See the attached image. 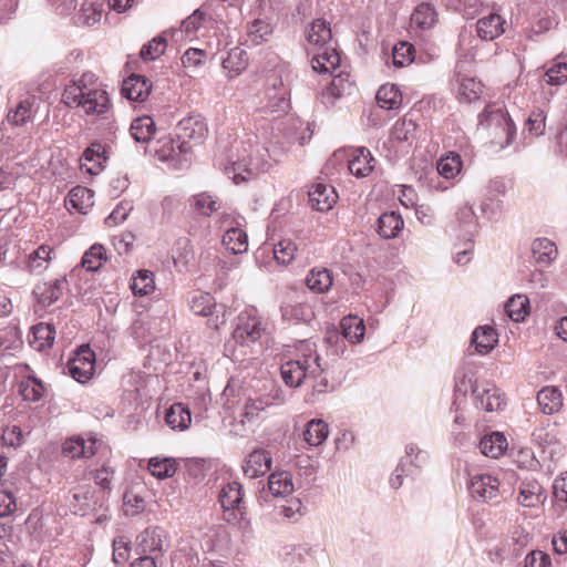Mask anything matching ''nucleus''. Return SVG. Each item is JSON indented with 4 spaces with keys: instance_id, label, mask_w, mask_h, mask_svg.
Listing matches in <instances>:
<instances>
[{
    "instance_id": "f257e3e1",
    "label": "nucleus",
    "mask_w": 567,
    "mask_h": 567,
    "mask_svg": "<svg viewBox=\"0 0 567 567\" xmlns=\"http://www.w3.org/2000/svg\"><path fill=\"white\" fill-rule=\"evenodd\" d=\"M208 133V126L200 114H190L182 118L176 127V140H163L161 147L155 148V153L163 162H187L186 155L190 152L192 145L200 144Z\"/></svg>"
},
{
    "instance_id": "f03ea898",
    "label": "nucleus",
    "mask_w": 567,
    "mask_h": 567,
    "mask_svg": "<svg viewBox=\"0 0 567 567\" xmlns=\"http://www.w3.org/2000/svg\"><path fill=\"white\" fill-rule=\"evenodd\" d=\"M94 75L84 73L79 80L65 85L62 102L70 109L81 107L86 115H104L111 109V101L105 90L91 87L89 83Z\"/></svg>"
},
{
    "instance_id": "7ed1b4c3",
    "label": "nucleus",
    "mask_w": 567,
    "mask_h": 567,
    "mask_svg": "<svg viewBox=\"0 0 567 567\" xmlns=\"http://www.w3.org/2000/svg\"><path fill=\"white\" fill-rule=\"evenodd\" d=\"M319 354L317 344L311 340H300L295 347V353L280 364V375L284 383L291 389L299 388L309 374L318 370Z\"/></svg>"
},
{
    "instance_id": "20e7f679",
    "label": "nucleus",
    "mask_w": 567,
    "mask_h": 567,
    "mask_svg": "<svg viewBox=\"0 0 567 567\" xmlns=\"http://www.w3.org/2000/svg\"><path fill=\"white\" fill-rule=\"evenodd\" d=\"M266 322L258 315L257 309L251 307L243 311L236 320L233 331V340L227 347L234 343L240 348H248L255 344L266 332Z\"/></svg>"
},
{
    "instance_id": "39448f33",
    "label": "nucleus",
    "mask_w": 567,
    "mask_h": 567,
    "mask_svg": "<svg viewBox=\"0 0 567 567\" xmlns=\"http://www.w3.org/2000/svg\"><path fill=\"white\" fill-rule=\"evenodd\" d=\"M188 306L195 315L208 317L210 328L218 329L227 321L228 310L226 306L216 303L214 297L208 292H190L188 296Z\"/></svg>"
},
{
    "instance_id": "423d86ee",
    "label": "nucleus",
    "mask_w": 567,
    "mask_h": 567,
    "mask_svg": "<svg viewBox=\"0 0 567 567\" xmlns=\"http://www.w3.org/2000/svg\"><path fill=\"white\" fill-rule=\"evenodd\" d=\"M169 546L167 532L158 526L145 528L136 537V551L142 556L148 555L158 559Z\"/></svg>"
},
{
    "instance_id": "0eeeda50",
    "label": "nucleus",
    "mask_w": 567,
    "mask_h": 567,
    "mask_svg": "<svg viewBox=\"0 0 567 567\" xmlns=\"http://www.w3.org/2000/svg\"><path fill=\"white\" fill-rule=\"evenodd\" d=\"M244 487L237 481L225 483L218 492V502L225 513L234 519L247 520V507L244 503Z\"/></svg>"
},
{
    "instance_id": "6e6552de",
    "label": "nucleus",
    "mask_w": 567,
    "mask_h": 567,
    "mask_svg": "<svg viewBox=\"0 0 567 567\" xmlns=\"http://www.w3.org/2000/svg\"><path fill=\"white\" fill-rule=\"evenodd\" d=\"M69 374L78 382L90 380L95 369V353L90 344H82L68 362Z\"/></svg>"
},
{
    "instance_id": "1a4fd4ad",
    "label": "nucleus",
    "mask_w": 567,
    "mask_h": 567,
    "mask_svg": "<svg viewBox=\"0 0 567 567\" xmlns=\"http://www.w3.org/2000/svg\"><path fill=\"white\" fill-rule=\"evenodd\" d=\"M266 163L260 162L258 158L252 157H238L231 161L230 165L226 167V174L234 181L235 184H240L256 177L260 172L265 171Z\"/></svg>"
},
{
    "instance_id": "9d476101",
    "label": "nucleus",
    "mask_w": 567,
    "mask_h": 567,
    "mask_svg": "<svg viewBox=\"0 0 567 567\" xmlns=\"http://www.w3.org/2000/svg\"><path fill=\"white\" fill-rule=\"evenodd\" d=\"M295 487L292 475L288 471L274 472L269 475L267 489L264 487L257 497L261 505L262 501H267L268 495L272 497H287L292 494Z\"/></svg>"
},
{
    "instance_id": "9b49d317",
    "label": "nucleus",
    "mask_w": 567,
    "mask_h": 567,
    "mask_svg": "<svg viewBox=\"0 0 567 567\" xmlns=\"http://www.w3.org/2000/svg\"><path fill=\"white\" fill-rule=\"evenodd\" d=\"M272 466V456L268 450L255 449L243 461V474L247 478L266 475Z\"/></svg>"
},
{
    "instance_id": "f8f14e48",
    "label": "nucleus",
    "mask_w": 567,
    "mask_h": 567,
    "mask_svg": "<svg viewBox=\"0 0 567 567\" xmlns=\"http://www.w3.org/2000/svg\"><path fill=\"white\" fill-rule=\"evenodd\" d=\"M308 380L312 382L313 394H326L337 390L342 383V377L336 375L328 367L321 363V358L318 359V370L313 374H309Z\"/></svg>"
},
{
    "instance_id": "ddd939ff",
    "label": "nucleus",
    "mask_w": 567,
    "mask_h": 567,
    "mask_svg": "<svg viewBox=\"0 0 567 567\" xmlns=\"http://www.w3.org/2000/svg\"><path fill=\"white\" fill-rule=\"evenodd\" d=\"M152 91L151 81L140 74H132L122 82L121 94L128 101L144 102Z\"/></svg>"
},
{
    "instance_id": "4468645a",
    "label": "nucleus",
    "mask_w": 567,
    "mask_h": 567,
    "mask_svg": "<svg viewBox=\"0 0 567 567\" xmlns=\"http://www.w3.org/2000/svg\"><path fill=\"white\" fill-rule=\"evenodd\" d=\"M39 100L34 95L20 100L18 104L8 112L7 121L14 126L31 122L39 109Z\"/></svg>"
},
{
    "instance_id": "2eb2a0df",
    "label": "nucleus",
    "mask_w": 567,
    "mask_h": 567,
    "mask_svg": "<svg viewBox=\"0 0 567 567\" xmlns=\"http://www.w3.org/2000/svg\"><path fill=\"white\" fill-rule=\"evenodd\" d=\"M308 196L311 207L319 212H328L338 199L334 187L323 183L313 184Z\"/></svg>"
},
{
    "instance_id": "dca6fc26",
    "label": "nucleus",
    "mask_w": 567,
    "mask_h": 567,
    "mask_svg": "<svg viewBox=\"0 0 567 567\" xmlns=\"http://www.w3.org/2000/svg\"><path fill=\"white\" fill-rule=\"evenodd\" d=\"M404 220L399 212H385L379 216L375 224L378 235L383 239L396 238L403 230Z\"/></svg>"
},
{
    "instance_id": "f3484780",
    "label": "nucleus",
    "mask_w": 567,
    "mask_h": 567,
    "mask_svg": "<svg viewBox=\"0 0 567 567\" xmlns=\"http://www.w3.org/2000/svg\"><path fill=\"white\" fill-rule=\"evenodd\" d=\"M280 312L284 321L295 324L310 322L315 317L312 307L306 302H284Z\"/></svg>"
},
{
    "instance_id": "a211bd4d",
    "label": "nucleus",
    "mask_w": 567,
    "mask_h": 567,
    "mask_svg": "<svg viewBox=\"0 0 567 567\" xmlns=\"http://www.w3.org/2000/svg\"><path fill=\"white\" fill-rule=\"evenodd\" d=\"M68 10L80 7L79 20L86 25H93L101 20L102 4L86 0H62Z\"/></svg>"
},
{
    "instance_id": "6ab92c4d",
    "label": "nucleus",
    "mask_w": 567,
    "mask_h": 567,
    "mask_svg": "<svg viewBox=\"0 0 567 567\" xmlns=\"http://www.w3.org/2000/svg\"><path fill=\"white\" fill-rule=\"evenodd\" d=\"M29 373L18 382V392L25 401L37 402L42 399L44 394V383L38 379L25 364Z\"/></svg>"
},
{
    "instance_id": "aec40b11",
    "label": "nucleus",
    "mask_w": 567,
    "mask_h": 567,
    "mask_svg": "<svg viewBox=\"0 0 567 567\" xmlns=\"http://www.w3.org/2000/svg\"><path fill=\"white\" fill-rule=\"evenodd\" d=\"M341 62L340 53L334 48H324L311 59V66L318 73H332Z\"/></svg>"
},
{
    "instance_id": "412c9836",
    "label": "nucleus",
    "mask_w": 567,
    "mask_h": 567,
    "mask_svg": "<svg viewBox=\"0 0 567 567\" xmlns=\"http://www.w3.org/2000/svg\"><path fill=\"white\" fill-rule=\"evenodd\" d=\"M306 40L309 44L323 47L332 39L330 24L323 19L313 20L305 30Z\"/></svg>"
},
{
    "instance_id": "4be33fe9",
    "label": "nucleus",
    "mask_w": 567,
    "mask_h": 567,
    "mask_svg": "<svg viewBox=\"0 0 567 567\" xmlns=\"http://www.w3.org/2000/svg\"><path fill=\"white\" fill-rule=\"evenodd\" d=\"M165 422L173 430L185 431L192 423L190 410L183 403H174L166 410Z\"/></svg>"
},
{
    "instance_id": "5701e85b",
    "label": "nucleus",
    "mask_w": 567,
    "mask_h": 567,
    "mask_svg": "<svg viewBox=\"0 0 567 567\" xmlns=\"http://www.w3.org/2000/svg\"><path fill=\"white\" fill-rule=\"evenodd\" d=\"M373 161L374 158L367 147H358L349 161L348 168L355 177H365L373 169V166L371 165V162Z\"/></svg>"
},
{
    "instance_id": "b1692460",
    "label": "nucleus",
    "mask_w": 567,
    "mask_h": 567,
    "mask_svg": "<svg viewBox=\"0 0 567 567\" xmlns=\"http://www.w3.org/2000/svg\"><path fill=\"white\" fill-rule=\"evenodd\" d=\"M339 331L343 334V338H347L350 343H360L363 340L365 333L364 321L358 316H346L340 321Z\"/></svg>"
},
{
    "instance_id": "393cba45",
    "label": "nucleus",
    "mask_w": 567,
    "mask_h": 567,
    "mask_svg": "<svg viewBox=\"0 0 567 567\" xmlns=\"http://www.w3.org/2000/svg\"><path fill=\"white\" fill-rule=\"evenodd\" d=\"M245 43L259 45L266 42L272 33V27L264 19H255L247 23Z\"/></svg>"
},
{
    "instance_id": "a878e982",
    "label": "nucleus",
    "mask_w": 567,
    "mask_h": 567,
    "mask_svg": "<svg viewBox=\"0 0 567 567\" xmlns=\"http://www.w3.org/2000/svg\"><path fill=\"white\" fill-rule=\"evenodd\" d=\"M156 126L154 120L148 115L138 116L133 120L130 126L131 136L137 143H147L155 134Z\"/></svg>"
},
{
    "instance_id": "bb28decb",
    "label": "nucleus",
    "mask_w": 567,
    "mask_h": 567,
    "mask_svg": "<svg viewBox=\"0 0 567 567\" xmlns=\"http://www.w3.org/2000/svg\"><path fill=\"white\" fill-rule=\"evenodd\" d=\"M69 205L80 214H86L94 205V193L85 186L73 187L69 195Z\"/></svg>"
},
{
    "instance_id": "cd10ccee",
    "label": "nucleus",
    "mask_w": 567,
    "mask_h": 567,
    "mask_svg": "<svg viewBox=\"0 0 567 567\" xmlns=\"http://www.w3.org/2000/svg\"><path fill=\"white\" fill-rule=\"evenodd\" d=\"M96 441L86 443L82 437H72L65 441L63 453L71 458L91 457L96 451Z\"/></svg>"
},
{
    "instance_id": "c85d7f7f",
    "label": "nucleus",
    "mask_w": 567,
    "mask_h": 567,
    "mask_svg": "<svg viewBox=\"0 0 567 567\" xmlns=\"http://www.w3.org/2000/svg\"><path fill=\"white\" fill-rule=\"evenodd\" d=\"M147 468L154 477L165 480L174 476L177 462L173 457L154 456L148 460Z\"/></svg>"
},
{
    "instance_id": "c756f323",
    "label": "nucleus",
    "mask_w": 567,
    "mask_h": 567,
    "mask_svg": "<svg viewBox=\"0 0 567 567\" xmlns=\"http://www.w3.org/2000/svg\"><path fill=\"white\" fill-rule=\"evenodd\" d=\"M437 20L435 8L427 2L419 4L412 16L411 22L421 30H429L434 27Z\"/></svg>"
},
{
    "instance_id": "7c9ffc66",
    "label": "nucleus",
    "mask_w": 567,
    "mask_h": 567,
    "mask_svg": "<svg viewBox=\"0 0 567 567\" xmlns=\"http://www.w3.org/2000/svg\"><path fill=\"white\" fill-rule=\"evenodd\" d=\"M329 434L328 424L321 419H311L303 431L305 441L311 446L322 444Z\"/></svg>"
},
{
    "instance_id": "2f4dec72",
    "label": "nucleus",
    "mask_w": 567,
    "mask_h": 567,
    "mask_svg": "<svg viewBox=\"0 0 567 567\" xmlns=\"http://www.w3.org/2000/svg\"><path fill=\"white\" fill-rule=\"evenodd\" d=\"M333 281L332 275L327 268H313L306 278L307 287L317 293H323L329 290Z\"/></svg>"
},
{
    "instance_id": "473e14b6",
    "label": "nucleus",
    "mask_w": 567,
    "mask_h": 567,
    "mask_svg": "<svg viewBox=\"0 0 567 567\" xmlns=\"http://www.w3.org/2000/svg\"><path fill=\"white\" fill-rule=\"evenodd\" d=\"M206 20L218 21L220 18H215L212 9L205 8V3L193 11L186 19L182 21L181 30L186 34H190L195 32L199 27H202Z\"/></svg>"
},
{
    "instance_id": "72a5a7b5",
    "label": "nucleus",
    "mask_w": 567,
    "mask_h": 567,
    "mask_svg": "<svg viewBox=\"0 0 567 567\" xmlns=\"http://www.w3.org/2000/svg\"><path fill=\"white\" fill-rule=\"evenodd\" d=\"M377 102L381 109L394 110L402 103V94L395 84H383L377 92Z\"/></svg>"
},
{
    "instance_id": "f704fd0d",
    "label": "nucleus",
    "mask_w": 567,
    "mask_h": 567,
    "mask_svg": "<svg viewBox=\"0 0 567 567\" xmlns=\"http://www.w3.org/2000/svg\"><path fill=\"white\" fill-rule=\"evenodd\" d=\"M223 245L234 255L246 252L248 236L239 228H230L223 236Z\"/></svg>"
},
{
    "instance_id": "c9c22d12",
    "label": "nucleus",
    "mask_w": 567,
    "mask_h": 567,
    "mask_svg": "<svg viewBox=\"0 0 567 567\" xmlns=\"http://www.w3.org/2000/svg\"><path fill=\"white\" fill-rule=\"evenodd\" d=\"M33 340L30 343L38 350L43 351L52 347L55 339V329L50 323H39L32 329Z\"/></svg>"
},
{
    "instance_id": "e433bc0d",
    "label": "nucleus",
    "mask_w": 567,
    "mask_h": 567,
    "mask_svg": "<svg viewBox=\"0 0 567 567\" xmlns=\"http://www.w3.org/2000/svg\"><path fill=\"white\" fill-rule=\"evenodd\" d=\"M416 123L406 116L401 120H398L391 130L392 140L403 143H412L415 140L416 134Z\"/></svg>"
},
{
    "instance_id": "4c0bfd02",
    "label": "nucleus",
    "mask_w": 567,
    "mask_h": 567,
    "mask_svg": "<svg viewBox=\"0 0 567 567\" xmlns=\"http://www.w3.org/2000/svg\"><path fill=\"white\" fill-rule=\"evenodd\" d=\"M132 292L135 296H147L155 289L154 275L147 269H140L132 278L131 282Z\"/></svg>"
},
{
    "instance_id": "58836bf2",
    "label": "nucleus",
    "mask_w": 567,
    "mask_h": 567,
    "mask_svg": "<svg viewBox=\"0 0 567 567\" xmlns=\"http://www.w3.org/2000/svg\"><path fill=\"white\" fill-rule=\"evenodd\" d=\"M106 260L105 249L100 244L92 245L82 256L81 267L86 271H97Z\"/></svg>"
},
{
    "instance_id": "ea45409f",
    "label": "nucleus",
    "mask_w": 567,
    "mask_h": 567,
    "mask_svg": "<svg viewBox=\"0 0 567 567\" xmlns=\"http://www.w3.org/2000/svg\"><path fill=\"white\" fill-rule=\"evenodd\" d=\"M437 173L446 178H453L461 173V155L457 152H450L441 156L436 166Z\"/></svg>"
},
{
    "instance_id": "a19ab883",
    "label": "nucleus",
    "mask_w": 567,
    "mask_h": 567,
    "mask_svg": "<svg viewBox=\"0 0 567 567\" xmlns=\"http://www.w3.org/2000/svg\"><path fill=\"white\" fill-rule=\"evenodd\" d=\"M248 63L247 52L239 48L231 49L227 56L223 59L221 65L225 70L234 73V75L240 74L244 71Z\"/></svg>"
},
{
    "instance_id": "79ce46f5",
    "label": "nucleus",
    "mask_w": 567,
    "mask_h": 567,
    "mask_svg": "<svg viewBox=\"0 0 567 567\" xmlns=\"http://www.w3.org/2000/svg\"><path fill=\"white\" fill-rule=\"evenodd\" d=\"M415 49L414 45L406 42H398L392 50V64L395 68H403L414 61Z\"/></svg>"
},
{
    "instance_id": "37998d69",
    "label": "nucleus",
    "mask_w": 567,
    "mask_h": 567,
    "mask_svg": "<svg viewBox=\"0 0 567 567\" xmlns=\"http://www.w3.org/2000/svg\"><path fill=\"white\" fill-rule=\"evenodd\" d=\"M66 288L68 280L65 277L55 279L53 282L45 285L44 289L41 291L40 301L44 306H51L62 297Z\"/></svg>"
},
{
    "instance_id": "c03bdc74",
    "label": "nucleus",
    "mask_w": 567,
    "mask_h": 567,
    "mask_svg": "<svg viewBox=\"0 0 567 567\" xmlns=\"http://www.w3.org/2000/svg\"><path fill=\"white\" fill-rule=\"evenodd\" d=\"M167 41L165 37L157 35L146 44H144L140 51V56L143 60L153 61L159 58L166 50Z\"/></svg>"
},
{
    "instance_id": "a18cd8bd",
    "label": "nucleus",
    "mask_w": 567,
    "mask_h": 567,
    "mask_svg": "<svg viewBox=\"0 0 567 567\" xmlns=\"http://www.w3.org/2000/svg\"><path fill=\"white\" fill-rule=\"evenodd\" d=\"M267 408H269V403L267 402L264 394L255 399H248L240 413V416L244 417L241 422L245 423V420L247 422H252L258 416V414L265 411Z\"/></svg>"
},
{
    "instance_id": "49530a36",
    "label": "nucleus",
    "mask_w": 567,
    "mask_h": 567,
    "mask_svg": "<svg viewBox=\"0 0 567 567\" xmlns=\"http://www.w3.org/2000/svg\"><path fill=\"white\" fill-rule=\"evenodd\" d=\"M297 246L291 239H282L274 247L275 259L282 265L290 264L296 256Z\"/></svg>"
},
{
    "instance_id": "de8ad7c7",
    "label": "nucleus",
    "mask_w": 567,
    "mask_h": 567,
    "mask_svg": "<svg viewBox=\"0 0 567 567\" xmlns=\"http://www.w3.org/2000/svg\"><path fill=\"white\" fill-rule=\"evenodd\" d=\"M193 203L194 208L203 216H210L220 208L219 202L207 193L195 195Z\"/></svg>"
},
{
    "instance_id": "09e8293b",
    "label": "nucleus",
    "mask_w": 567,
    "mask_h": 567,
    "mask_svg": "<svg viewBox=\"0 0 567 567\" xmlns=\"http://www.w3.org/2000/svg\"><path fill=\"white\" fill-rule=\"evenodd\" d=\"M405 464L406 468H411L416 472V470L421 468L429 458V454L426 451L420 450L415 444H409L405 449Z\"/></svg>"
},
{
    "instance_id": "8fccbe9b",
    "label": "nucleus",
    "mask_w": 567,
    "mask_h": 567,
    "mask_svg": "<svg viewBox=\"0 0 567 567\" xmlns=\"http://www.w3.org/2000/svg\"><path fill=\"white\" fill-rule=\"evenodd\" d=\"M290 91L289 90H282L278 92L277 94H272L271 92H268L269 103L268 109L272 113H285L290 107V100H289Z\"/></svg>"
},
{
    "instance_id": "3c124183",
    "label": "nucleus",
    "mask_w": 567,
    "mask_h": 567,
    "mask_svg": "<svg viewBox=\"0 0 567 567\" xmlns=\"http://www.w3.org/2000/svg\"><path fill=\"white\" fill-rule=\"evenodd\" d=\"M90 491L82 486L75 488L73 492L70 493V496L68 497V502L70 507L72 508L74 514L82 513L86 511L89 499Z\"/></svg>"
},
{
    "instance_id": "603ef678",
    "label": "nucleus",
    "mask_w": 567,
    "mask_h": 567,
    "mask_svg": "<svg viewBox=\"0 0 567 567\" xmlns=\"http://www.w3.org/2000/svg\"><path fill=\"white\" fill-rule=\"evenodd\" d=\"M131 551V542L124 536H117L113 539V561L117 565L128 559Z\"/></svg>"
},
{
    "instance_id": "864d4df0",
    "label": "nucleus",
    "mask_w": 567,
    "mask_h": 567,
    "mask_svg": "<svg viewBox=\"0 0 567 567\" xmlns=\"http://www.w3.org/2000/svg\"><path fill=\"white\" fill-rule=\"evenodd\" d=\"M241 0H206L205 8L212 9L215 18L224 19L227 8L238 10Z\"/></svg>"
},
{
    "instance_id": "5fc2aeb1",
    "label": "nucleus",
    "mask_w": 567,
    "mask_h": 567,
    "mask_svg": "<svg viewBox=\"0 0 567 567\" xmlns=\"http://www.w3.org/2000/svg\"><path fill=\"white\" fill-rule=\"evenodd\" d=\"M133 210V203L131 200H122L116 205L112 213L106 217L107 225H117L123 223L128 214Z\"/></svg>"
},
{
    "instance_id": "6e6d98bb",
    "label": "nucleus",
    "mask_w": 567,
    "mask_h": 567,
    "mask_svg": "<svg viewBox=\"0 0 567 567\" xmlns=\"http://www.w3.org/2000/svg\"><path fill=\"white\" fill-rule=\"evenodd\" d=\"M347 338L338 329L328 330L324 336V342L332 349L333 353L344 354L347 351Z\"/></svg>"
},
{
    "instance_id": "4d7b16f0",
    "label": "nucleus",
    "mask_w": 567,
    "mask_h": 567,
    "mask_svg": "<svg viewBox=\"0 0 567 567\" xmlns=\"http://www.w3.org/2000/svg\"><path fill=\"white\" fill-rule=\"evenodd\" d=\"M207 59V52L197 48H189L182 56V63L185 68H197Z\"/></svg>"
},
{
    "instance_id": "13d9d810",
    "label": "nucleus",
    "mask_w": 567,
    "mask_h": 567,
    "mask_svg": "<svg viewBox=\"0 0 567 567\" xmlns=\"http://www.w3.org/2000/svg\"><path fill=\"white\" fill-rule=\"evenodd\" d=\"M409 475H414V471L406 468L405 458H401L389 480L390 486L394 489L400 488L403 484V476Z\"/></svg>"
},
{
    "instance_id": "bf43d9fd",
    "label": "nucleus",
    "mask_w": 567,
    "mask_h": 567,
    "mask_svg": "<svg viewBox=\"0 0 567 567\" xmlns=\"http://www.w3.org/2000/svg\"><path fill=\"white\" fill-rule=\"evenodd\" d=\"M105 150L101 143H92L83 153V158L86 162H95L99 166H101L102 161H105L104 156Z\"/></svg>"
},
{
    "instance_id": "052dcab7",
    "label": "nucleus",
    "mask_w": 567,
    "mask_h": 567,
    "mask_svg": "<svg viewBox=\"0 0 567 567\" xmlns=\"http://www.w3.org/2000/svg\"><path fill=\"white\" fill-rule=\"evenodd\" d=\"M52 251V248L47 245H41L40 247H38L29 257L30 268L35 269L41 267L43 261H48L50 259V255Z\"/></svg>"
},
{
    "instance_id": "680f3d73",
    "label": "nucleus",
    "mask_w": 567,
    "mask_h": 567,
    "mask_svg": "<svg viewBox=\"0 0 567 567\" xmlns=\"http://www.w3.org/2000/svg\"><path fill=\"white\" fill-rule=\"evenodd\" d=\"M114 471L109 466L103 465L101 468H97L93 475L94 482L103 489L111 488V480L113 477Z\"/></svg>"
},
{
    "instance_id": "e2e57ef3",
    "label": "nucleus",
    "mask_w": 567,
    "mask_h": 567,
    "mask_svg": "<svg viewBox=\"0 0 567 567\" xmlns=\"http://www.w3.org/2000/svg\"><path fill=\"white\" fill-rule=\"evenodd\" d=\"M303 505L299 498L291 497L287 501V505L282 506V514L289 519H296L297 515H302Z\"/></svg>"
},
{
    "instance_id": "0e129e2a",
    "label": "nucleus",
    "mask_w": 567,
    "mask_h": 567,
    "mask_svg": "<svg viewBox=\"0 0 567 567\" xmlns=\"http://www.w3.org/2000/svg\"><path fill=\"white\" fill-rule=\"evenodd\" d=\"M269 406L281 405L286 402V393L281 386L272 384L267 393L264 394Z\"/></svg>"
},
{
    "instance_id": "69168bd1",
    "label": "nucleus",
    "mask_w": 567,
    "mask_h": 567,
    "mask_svg": "<svg viewBox=\"0 0 567 567\" xmlns=\"http://www.w3.org/2000/svg\"><path fill=\"white\" fill-rule=\"evenodd\" d=\"M3 441L10 446H19L23 442V433L20 426L13 425L4 431Z\"/></svg>"
},
{
    "instance_id": "338daca9",
    "label": "nucleus",
    "mask_w": 567,
    "mask_h": 567,
    "mask_svg": "<svg viewBox=\"0 0 567 567\" xmlns=\"http://www.w3.org/2000/svg\"><path fill=\"white\" fill-rule=\"evenodd\" d=\"M128 185L130 179L126 175L113 178L110 183V195L112 197H117L128 187Z\"/></svg>"
},
{
    "instance_id": "774afa93",
    "label": "nucleus",
    "mask_w": 567,
    "mask_h": 567,
    "mask_svg": "<svg viewBox=\"0 0 567 567\" xmlns=\"http://www.w3.org/2000/svg\"><path fill=\"white\" fill-rule=\"evenodd\" d=\"M354 433L350 430H344L336 440V445L339 451H348L354 443Z\"/></svg>"
}]
</instances>
